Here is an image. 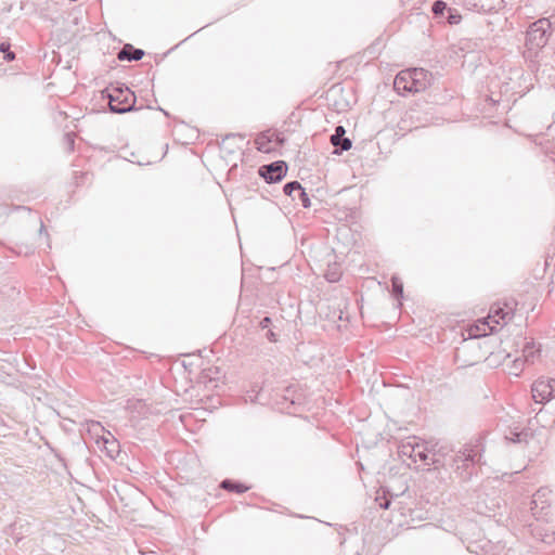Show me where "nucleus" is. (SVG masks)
Instances as JSON below:
<instances>
[{
    "instance_id": "f704fd0d",
    "label": "nucleus",
    "mask_w": 555,
    "mask_h": 555,
    "mask_svg": "<svg viewBox=\"0 0 555 555\" xmlns=\"http://www.w3.org/2000/svg\"><path fill=\"white\" fill-rule=\"evenodd\" d=\"M113 452V447H109L108 453Z\"/></svg>"
},
{
    "instance_id": "a878e982",
    "label": "nucleus",
    "mask_w": 555,
    "mask_h": 555,
    "mask_svg": "<svg viewBox=\"0 0 555 555\" xmlns=\"http://www.w3.org/2000/svg\"><path fill=\"white\" fill-rule=\"evenodd\" d=\"M64 138H65V140H66L67 145H68V150H69V151H72V150L74 149V143H75V141H74V134H72V133H66V134L64 135Z\"/></svg>"
},
{
    "instance_id": "423d86ee",
    "label": "nucleus",
    "mask_w": 555,
    "mask_h": 555,
    "mask_svg": "<svg viewBox=\"0 0 555 555\" xmlns=\"http://www.w3.org/2000/svg\"><path fill=\"white\" fill-rule=\"evenodd\" d=\"M532 399L535 403L544 404L555 393V378L537 379L531 386Z\"/></svg>"
},
{
    "instance_id": "4468645a",
    "label": "nucleus",
    "mask_w": 555,
    "mask_h": 555,
    "mask_svg": "<svg viewBox=\"0 0 555 555\" xmlns=\"http://www.w3.org/2000/svg\"><path fill=\"white\" fill-rule=\"evenodd\" d=\"M413 76V90L414 92H421L428 86V72L423 68H412Z\"/></svg>"
},
{
    "instance_id": "2f4dec72",
    "label": "nucleus",
    "mask_w": 555,
    "mask_h": 555,
    "mask_svg": "<svg viewBox=\"0 0 555 555\" xmlns=\"http://www.w3.org/2000/svg\"><path fill=\"white\" fill-rule=\"evenodd\" d=\"M111 444H112L113 447L115 446V448H118V444H115V442H114V441H113Z\"/></svg>"
},
{
    "instance_id": "aec40b11",
    "label": "nucleus",
    "mask_w": 555,
    "mask_h": 555,
    "mask_svg": "<svg viewBox=\"0 0 555 555\" xmlns=\"http://www.w3.org/2000/svg\"><path fill=\"white\" fill-rule=\"evenodd\" d=\"M392 295L400 302L403 297V283L398 276L391 278Z\"/></svg>"
},
{
    "instance_id": "412c9836",
    "label": "nucleus",
    "mask_w": 555,
    "mask_h": 555,
    "mask_svg": "<svg viewBox=\"0 0 555 555\" xmlns=\"http://www.w3.org/2000/svg\"><path fill=\"white\" fill-rule=\"evenodd\" d=\"M525 362L521 358H515L512 361V366L509 367V374L514 376H518L522 371Z\"/></svg>"
},
{
    "instance_id": "dca6fc26",
    "label": "nucleus",
    "mask_w": 555,
    "mask_h": 555,
    "mask_svg": "<svg viewBox=\"0 0 555 555\" xmlns=\"http://www.w3.org/2000/svg\"><path fill=\"white\" fill-rule=\"evenodd\" d=\"M220 486L222 489L235 493H244L249 489L247 486L231 479H224Z\"/></svg>"
},
{
    "instance_id": "b1692460",
    "label": "nucleus",
    "mask_w": 555,
    "mask_h": 555,
    "mask_svg": "<svg viewBox=\"0 0 555 555\" xmlns=\"http://www.w3.org/2000/svg\"><path fill=\"white\" fill-rule=\"evenodd\" d=\"M448 22L451 25L459 24L462 20V16L459 14L456 10L448 9Z\"/></svg>"
},
{
    "instance_id": "1a4fd4ad",
    "label": "nucleus",
    "mask_w": 555,
    "mask_h": 555,
    "mask_svg": "<svg viewBox=\"0 0 555 555\" xmlns=\"http://www.w3.org/2000/svg\"><path fill=\"white\" fill-rule=\"evenodd\" d=\"M393 88L399 94L415 93L413 90L412 68L401 70L393 80Z\"/></svg>"
},
{
    "instance_id": "2eb2a0df",
    "label": "nucleus",
    "mask_w": 555,
    "mask_h": 555,
    "mask_svg": "<svg viewBox=\"0 0 555 555\" xmlns=\"http://www.w3.org/2000/svg\"><path fill=\"white\" fill-rule=\"evenodd\" d=\"M271 142V137L268 133H260L255 140L256 149L262 153H270L272 151Z\"/></svg>"
},
{
    "instance_id": "bb28decb",
    "label": "nucleus",
    "mask_w": 555,
    "mask_h": 555,
    "mask_svg": "<svg viewBox=\"0 0 555 555\" xmlns=\"http://www.w3.org/2000/svg\"><path fill=\"white\" fill-rule=\"evenodd\" d=\"M378 501V504H379V507L384 508V509H387L390 505V500H388L387 498H384L379 501V499H377Z\"/></svg>"
},
{
    "instance_id": "20e7f679",
    "label": "nucleus",
    "mask_w": 555,
    "mask_h": 555,
    "mask_svg": "<svg viewBox=\"0 0 555 555\" xmlns=\"http://www.w3.org/2000/svg\"><path fill=\"white\" fill-rule=\"evenodd\" d=\"M398 453L400 457L411 459L413 463H416L417 461L423 462L426 465H437L439 463V460L436 457V453L430 455L426 443L418 441L416 437L401 441L398 447Z\"/></svg>"
},
{
    "instance_id": "f257e3e1",
    "label": "nucleus",
    "mask_w": 555,
    "mask_h": 555,
    "mask_svg": "<svg viewBox=\"0 0 555 555\" xmlns=\"http://www.w3.org/2000/svg\"><path fill=\"white\" fill-rule=\"evenodd\" d=\"M551 23L547 18L533 22L527 30L524 57L537 65L540 63V54L548 41Z\"/></svg>"
},
{
    "instance_id": "7c9ffc66",
    "label": "nucleus",
    "mask_w": 555,
    "mask_h": 555,
    "mask_svg": "<svg viewBox=\"0 0 555 555\" xmlns=\"http://www.w3.org/2000/svg\"><path fill=\"white\" fill-rule=\"evenodd\" d=\"M43 231H44V225L41 223L40 233H42Z\"/></svg>"
},
{
    "instance_id": "6e6552de",
    "label": "nucleus",
    "mask_w": 555,
    "mask_h": 555,
    "mask_svg": "<svg viewBox=\"0 0 555 555\" xmlns=\"http://www.w3.org/2000/svg\"><path fill=\"white\" fill-rule=\"evenodd\" d=\"M283 192L293 201L299 199L304 208H309L311 206L309 195L298 181L295 180L287 182L283 186Z\"/></svg>"
},
{
    "instance_id": "72a5a7b5",
    "label": "nucleus",
    "mask_w": 555,
    "mask_h": 555,
    "mask_svg": "<svg viewBox=\"0 0 555 555\" xmlns=\"http://www.w3.org/2000/svg\"><path fill=\"white\" fill-rule=\"evenodd\" d=\"M494 327H495L494 325L490 326V331L491 332L494 331Z\"/></svg>"
},
{
    "instance_id": "c9c22d12",
    "label": "nucleus",
    "mask_w": 555,
    "mask_h": 555,
    "mask_svg": "<svg viewBox=\"0 0 555 555\" xmlns=\"http://www.w3.org/2000/svg\"><path fill=\"white\" fill-rule=\"evenodd\" d=\"M113 452V447H109L108 453Z\"/></svg>"
},
{
    "instance_id": "0eeeda50",
    "label": "nucleus",
    "mask_w": 555,
    "mask_h": 555,
    "mask_svg": "<svg viewBox=\"0 0 555 555\" xmlns=\"http://www.w3.org/2000/svg\"><path fill=\"white\" fill-rule=\"evenodd\" d=\"M258 173L267 183H276L286 176L287 165L284 160H275L268 165H262Z\"/></svg>"
},
{
    "instance_id": "a211bd4d",
    "label": "nucleus",
    "mask_w": 555,
    "mask_h": 555,
    "mask_svg": "<svg viewBox=\"0 0 555 555\" xmlns=\"http://www.w3.org/2000/svg\"><path fill=\"white\" fill-rule=\"evenodd\" d=\"M334 146V154L340 155L343 152L349 151L352 142L349 138L338 137V143L332 144Z\"/></svg>"
},
{
    "instance_id": "e433bc0d",
    "label": "nucleus",
    "mask_w": 555,
    "mask_h": 555,
    "mask_svg": "<svg viewBox=\"0 0 555 555\" xmlns=\"http://www.w3.org/2000/svg\"><path fill=\"white\" fill-rule=\"evenodd\" d=\"M354 555H360V554H359V552H356V554H354Z\"/></svg>"
},
{
    "instance_id": "f03ea898",
    "label": "nucleus",
    "mask_w": 555,
    "mask_h": 555,
    "mask_svg": "<svg viewBox=\"0 0 555 555\" xmlns=\"http://www.w3.org/2000/svg\"><path fill=\"white\" fill-rule=\"evenodd\" d=\"M102 93L103 98L108 100L109 111L114 114H125L135 109V95L124 85L106 88Z\"/></svg>"
},
{
    "instance_id": "9b49d317",
    "label": "nucleus",
    "mask_w": 555,
    "mask_h": 555,
    "mask_svg": "<svg viewBox=\"0 0 555 555\" xmlns=\"http://www.w3.org/2000/svg\"><path fill=\"white\" fill-rule=\"evenodd\" d=\"M532 437L533 434L530 428H509L508 431L505 434V439L513 443H528L529 439H531Z\"/></svg>"
},
{
    "instance_id": "c85d7f7f",
    "label": "nucleus",
    "mask_w": 555,
    "mask_h": 555,
    "mask_svg": "<svg viewBox=\"0 0 555 555\" xmlns=\"http://www.w3.org/2000/svg\"><path fill=\"white\" fill-rule=\"evenodd\" d=\"M235 138H240L241 140L244 139V137L242 134H234V133H230V134H227L225 138H224V141L225 140H230V139H235Z\"/></svg>"
},
{
    "instance_id": "4be33fe9",
    "label": "nucleus",
    "mask_w": 555,
    "mask_h": 555,
    "mask_svg": "<svg viewBox=\"0 0 555 555\" xmlns=\"http://www.w3.org/2000/svg\"><path fill=\"white\" fill-rule=\"evenodd\" d=\"M0 52L3 53V59L7 61V62H12L15 60V53L12 52L10 50V43L8 42H2L0 44Z\"/></svg>"
},
{
    "instance_id": "ddd939ff",
    "label": "nucleus",
    "mask_w": 555,
    "mask_h": 555,
    "mask_svg": "<svg viewBox=\"0 0 555 555\" xmlns=\"http://www.w3.org/2000/svg\"><path fill=\"white\" fill-rule=\"evenodd\" d=\"M143 56V50L137 49L129 43L125 44L117 54V57L120 61H140Z\"/></svg>"
},
{
    "instance_id": "9d476101",
    "label": "nucleus",
    "mask_w": 555,
    "mask_h": 555,
    "mask_svg": "<svg viewBox=\"0 0 555 555\" xmlns=\"http://www.w3.org/2000/svg\"><path fill=\"white\" fill-rule=\"evenodd\" d=\"M463 5L472 11L488 13L496 10L502 0H462Z\"/></svg>"
},
{
    "instance_id": "cd10ccee",
    "label": "nucleus",
    "mask_w": 555,
    "mask_h": 555,
    "mask_svg": "<svg viewBox=\"0 0 555 555\" xmlns=\"http://www.w3.org/2000/svg\"><path fill=\"white\" fill-rule=\"evenodd\" d=\"M271 324V319L269 317H264L261 321H260V326L261 328H267L269 327V325Z\"/></svg>"
},
{
    "instance_id": "393cba45",
    "label": "nucleus",
    "mask_w": 555,
    "mask_h": 555,
    "mask_svg": "<svg viewBox=\"0 0 555 555\" xmlns=\"http://www.w3.org/2000/svg\"><path fill=\"white\" fill-rule=\"evenodd\" d=\"M346 130L343 126H337L335 128V132L331 135L330 141L331 144L338 143V137H345Z\"/></svg>"
},
{
    "instance_id": "5701e85b",
    "label": "nucleus",
    "mask_w": 555,
    "mask_h": 555,
    "mask_svg": "<svg viewBox=\"0 0 555 555\" xmlns=\"http://www.w3.org/2000/svg\"><path fill=\"white\" fill-rule=\"evenodd\" d=\"M448 10L447 3L442 0H436L433 3L431 11L436 16H440Z\"/></svg>"
},
{
    "instance_id": "6ab92c4d",
    "label": "nucleus",
    "mask_w": 555,
    "mask_h": 555,
    "mask_svg": "<svg viewBox=\"0 0 555 555\" xmlns=\"http://www.w3.org/2000/svg\"><path fill=\"white\" fill-rule=\"evenodd\" d=\"M539 350L535 348L534 343H527L522 349V361L524 362H533L535 353Z\"/></svg>"
},
{
    "instance_id": "f3484780",
    "label": "nucleus",
    "mask_w": 555,
    "mask_h": 555,
    "mask_svg": "<svg viewBox=\"0 0 555 555\" xmlns=\"http://www.w3.org/2000/svg\"><path fill=\"white\" fill-rule=\"evenodd\" d=\"M324 276L331 283L338 282L341 276V271L339 269V266L336 263L328 264V268H327Z\"/></svg>"
},
{
    "instance_id": "7ed1b4c3",
    "label": "nucleus",
    "mask_w": 555,
    "mask_h": 555,
    "mask_svg": "<svg viewBox=\"0 0 555 555\" xmlns=\"http://www.w3.org/2000/svg\"><path fill=\"white\" fill-rule=\"evenodd\" d=\"M480 457L472 447H465L452 456L451 466L461 480L468 481L475 474V466Z\"/></svg>"
},
{
    "instance_id": "473e14b6",
    "label": "nucleus",
    "mask_w": 555,
    "mask_h": 555,
    "mask_svg": "<svg viewBox=\"0 0 555 555\" xmlns=\"http://www.w3.org/2000/svg\"><path fill=\"white\" fill-rule=\"evenodd\" d=\"M111 444H112L113 447L115 446V448H118V444H115V442H114V441H113Z\"/></svg>"
},
{
    "instance_id": "39448f33",
    "label": "nucleus",
    "mask_w": 555,
    "mask_h": 555,
    "mask_svg": "<svg viewBox=\"0 0 555 555\" xmlns=\"http://www.w3.org/2000/svg\"><path fill=\"white\" fill-rule=\"evenodd\" d=\"M480 348L476 341H464V344L456 348L454 353V363L457 369H466L480 362L481 356L479 354Z\"/></svg>"
},
{
    "instance_id": "c756f323",
    "label": "nucleus",
    "mask_w": 555,
    "mask_h": 555,
    "mask_svg": "<svg viewBox=\"0 0 555 555\" xmlns=\"http://www.w3.org/2000/svg\"><path fill=\"white\" fill-rule=\"evenodd\" d=\"M267 338L270 340V341H275L276 338H275V334L272 332V331H269L267 333Z\"/></svg>"
},
{
    "instance_id": "f8f14e48",
    "label": "nucleus",
    "mask_w": 555,
    "mask_h": 555,
    "mask_svg": "<svg viewBox=\"0 0 555 555\" xmlns=\"http://www.w3.org/2000/svg\"><path fill=\"white\" fill-rule=\"evenodd\" d=\"M513 309L512 307L502 308L500 306L491 307L490 313L488 315V320L492 321L494 324L499 325L501 321L506 323L512 319Z\"/></svg>"
}]
</instances>
